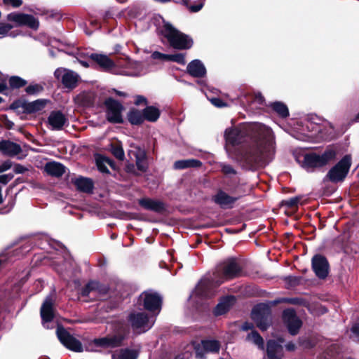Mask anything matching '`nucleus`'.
<instances>
[{
  "mask_svg": "<svg viewBox=\"0 0 359 359\" xmlns=\"http://www.w3.org/2000/svg\"><path fill=\"white\" fill-rule=\"evenodd\" d=\"M122 339L116 335L95 339L89 344L88 349L91 351H99L100 348H114L119 346Z\"/></svg>",
  "mask_w": 359,
  "mask_h": 359,
  "instance_id": "obj_10",
  "label": "nucleus"
},
{
  "mask_svg": "<svg viewBox=\"0 0 359 359\" xmlns=\"http://www.w3.org/2000/svg\"><path fill=\"white\" fill-rule=\"evenodd\" d=\"M56 333L59 340L65 347L76 352L82 351L81 342L72 336L64 327L58 326Z\"/></svg>",
  "mask_w": 359,
  "mask_h": 359,
  "instance_id": "obj_12",
  "label": "nucleus"
},
{
  "mask_svg": "<svg viewBox=\"0 0 359 359\" xmlns=\"http://www.w3.org/2000/svg\"><path fill=\"white\" fill-rule=\"evenodd\" d=\"M237 200L238 198L231 196L223 191H218L213 197L214 202L224 209L232 208Z\"/></svg>",
  "mask_w": 359,
  "mask_h": 359,
  "instance_id": "obj_18",
  "label": "nucleus"
},
{
  "mask_svg": "<svg viewBox=\"0 0 359 359\" xmlns=\"http://www.w3.org/2000/svg\"><path fill=\"white\" fill-rule=\"evenodd\" d=\"M44 170L48 175L56 177H61L65 172V166L55 161L47 163L45 165Z\"/></svg>",
  "mask_w": 359,
  "mask_h": 359,
  "instance_id": "obj_26",
  "label": "nucleus"
},
{
  "mask_svg": "<svg viewBox=\"0 0 359 359\" xmlns=\"http://www.w3.org/2000/svg\"><path fill=\"white\" fill-rule=\"evenodd\" d=\"M42 90H43V87L39 84L29 85V86H27L26 88V92L28 94H32V95L37 94L39 92L42 91Z\"/></svg>",
  "mask_w": 359,
  "mask_h": 359,
  "instance_id": "obj_44",
  "label": "nucleus"
},
{
  "mask_svg": "<svg viewBox=\"0 0 359 359\" xmlns=\"http://www.w3.org/2000/svg\"><path fill=\"white\" fill-rule=\"evenodd\" d=\"M128 121L133 125H138L142 123L144 120L143 111L137 109H132L128 114Z\"/></svg>",
  "mask_w": 359,
  "mask_h": 359,
  "instance_id": "obj_34",
  "label": "nucleus"
},
{
  "mask_svg": "<svg viewBox=\"0 0 359 359\" xmlns=\"http://www.w3.org/2000/svg\"><path fill=\"white\" fill-rule=\"evenodd\" d=\"M306 127L309 130V131L318 133L320 134H325L322 126H320L318 123H313L312 121H308L306 123Z\"/></svg>",
  "mask_w": 359,
  "mask_h": 359,
  "instance_id": "obj_39",
  "label": "nucleus"
},
{
  "mask_svg": "<svg viewBox=\"0 0 359 359\" xmlns=\"http://www.w3.org/2000/svg\"><path fill=\"white\" fill-rule=\"evenodd\" d=\"M188 73L194 77H203L206 74V69L199 60H194L187 65Z\"/></svg>",
  "mask_w": 359,
  "mask_h": 359,
  "instance_id": "obj_24",
  "label": "nucleus"
},
{
  "mask_svg": "<svg viewBox=\"0 0 359 359\" xmlns=\"http://www.w3.org/2000/svg\"><path fill=\"white\" fill-rule=\"evenodd\" d=\"M161 32L175 49H189L193 45V41L189 36L182 33L168 22L163 21Z\"/></svg>",
  "mask_w": 359,
  "mask_h": 359,
  "instance_id": "obj_2",
  "label": "nucleus"
},
{
  "mask_svg": "<svg viewBox=\"0 0 359 359\" xmlns=\"http://www.w3.org/2000/svg\"><path fill=\"white\" fill-rule=\"evenodd\" d=\"M140 349L138 348H127L121 349L118 359H137L139 356Z\"/></svg>",
  "mask_w": 359,
  "mask_h": 359,
  "instance_id": "obj_32",
  "label": "nucleus"
},
{
  "mask_svg": "<svg viewBox=\"0 0 359 359\" xmlns=\"http://www.w3.org/2000/svg\"><path fill=\"white\" fill-rule=\"evenodd\" d=\"M13 177L12 174H5L0 175V183L3 184H8Z\"/></svg>",
  "mask_w": 359,
  "mask_h": 359,
  "instance_id": "obj_50",
  "label": "nucleus"
},
{
  "mask_svg": "<svg viewBox=\"0 0 359 359\" xmlns=\"http://www.w3.org/2000/svg\"><path fill=\"white\" fill-rule=\"evenodd\" d=\"M130 321L133 327L139 332H144L149 330L154 323V319L148 318L144 313L139 312L130 316Z\"/></svg>",
  "mask_w": 359,
  "mask_h": 359,
  "instance_id": "obj_8",
  "label": "nucleus"
},
{
  "mask_svg": "<svg viewBox=\"0 0 359 359\" xmlns=\"http://www.w3.org/2000/svg\"><path fill=\"white\" fill-rule=\"evenodd\" d=\"M3 202H4V198L2 196L1 187H0V204H1Z\"/></svg>",
  "mask_w": 359,
  "mask_h": 359,
  "instance_id": "obj_61",
  "label": "nucleus"
},
{
  "mask_svg": "<svg viewBox=\"0 0 359 359\" xmlns=\"http://www.w3.org/2000/svg\"><path fill=\"white\" fill-rule=\"evenodd\" d=\"M222 170L226 175H235L236 171L230 165L223 164L222 165Z\"/></svg>",
  "mask_w": 359,
  "mask_h": 359,
  "instance_id": "obj_47",
  "label": "nucleus"
},
{
  "mask_svg": "<svg viewBox=\"0 0 359 359\" xmlns=\"http://www.w3.org/2000/svg\"><path fill=\"white\" fill-rule=\"evenodd\" d=\"M283 318L284 323L286 324L289 332L292 335L297 334L299 328L302 327V323L301 320L296 316L293 309H286L283 311Z\"/></svg>",
  "mask_w": 359,
  "mask_h": 359,
  "instance_id": "obj_14",
  "label": "nucleus"
},
{
  "mask_svg": "<svg viewBox=\"0 0 359 359\" xmlns=\"http://www.w3.org/2000/svg\"><path fill=\"white\" fill-rule=\"evenodd\" d=\"M255 100L259 102V103H262L263 101H264V97L263 96L261 95V94H257L255 97Z\"/></svg>",
  "mask_w": 359,
  "mask_h": 359,
  "instance_id": "obj_59",
  "label": "nucleus"
},
{
  "mask_svg": "<svg viewBox=\"0 0 359 359\" xmlns=\"http://www.w3.org/2000/svg\"><path fill=\"white\" fill-rule=\"evenodd\" d=\"M202 163L196 159H184L177 161L174 163V168L177 170L185 169L188 168H198L201 166Z\"/></svg>",
  "mask_w": 359,
  "mask_h": 359,
  "instance_id": "obj_29",
  "label": "nucleus"
},
{
  "mask_svg": "<svg viewBox=\"0 0 359 359\" xmlns=\"http://www.w3.org/2000/svg\"><path fill=\"white\" fill-rule=\"evenodd\" d=\"M96 164L100 171L102 172H108L107 165L114 168V162L109 158L104 156H98L96 158Z\"/></svg>",
  "mask_w": 359,
  "mask_h": 359,
  "instance_id": "obj_35",
  "label": "nucleus"
},
{
  "mask_svg": "<svg viewBox=\"0 0 359 359\" xmlns=\"http://www.w3.org/2000/svg\"><path fill=\"white\" fill-rule=\"evenodd\" d=\"M285 347L287 351H292L294 350L295 346L292 343H288L286 344Z\"/></svg>",
  "mask_w": 359,
  "mask_h": 359,
  "instance_id": "obj_58",
  "label": "nucleus"
},
{
  "mask_svg": "<svg viewBox=\"0 0 359 359\" xmlns=\"http://www.w3.org/2000/svg\"><path fill=\"white\" fill-rule=\"evenodd\" d=\"M135 104L136 105H140L141 104H147V99L142 95H137L135 97Z\"/></svg>",
  "mask_w": 359,
  "mask_h": 359,
  "instance_id": "obj_56",
  "label": "nucleus"
},
{
  "mask_svg": "<svg viewBox=\"0 0 359 359\" xmlns=\"http://www.w3.org/2000/svg\"><path fill=\"white\" fill-rule=\"evenodd\" d=\"M55 76L65 88L72 89L76 86L79 76L77 73L65 68H58L55 71Z\"/></svg>",
  "mask_w": 359,
  "mask_h": 359,
  "instance_id": "obj_9",
  "label": "nucleus"
},
{
  "mask_svg": "<svg viewBox=\"0 0 359 359\" xmlns=\"http://www.w3.org/2000/svg\"><path fill=\"white\" fill-rule=\"evenodd\" d=\"M208 285L204 283H200L196 287L195 290L192 292L190 297L194 298L196 297H210L212 294L208 292Z\"/></svg>",
  "mask_w": 359,
  "mask_h": 359,
  "instance_id": "obj_36",
  "label": "nucleus"
},
{
  "mask_svg": "<svg viewBox=\"0 0 359 359\" xmlns=\"http://www.w3.org/2000/svg\"><path fill=\"white\" fill-rule=\"evenodd\" d=\"M116 95H118L119 96H125L126 95L125 93H123V92H121V91H118V90H116Z\"/></svg>",
  "mask_w": 359,
  "mask_h": 359,
  "instance_id": "obj_63",
  "label": "nucleus"
},
{
  "mask_svg": "<svg viewBox=\"0 0 359 359\" xmlns=\"http://www.w3.org/2000/svg\"><path fill=\"white\" fill-rule=\"evenodd\" d=\"M129 155L132 158L133 156L135 158L136 165L139 170L144 172L147 168V163L146 161V154L144 150L139 148H135L134 150L129 151Z\"/></svg>",
  "mask_w": 359,
  "mask_h": 359,
  "instance_id": "obj_23",
  "label": "nucleus"
},
{
  "mask_svg": "<svg viewBox=\"0 0 359 359\" xmlns=\"http://www.w3.org/2000/svg\"><path fill=\"white\" fill-rule=\"evenodd\" d=\"M74 183L76 188L83 192L89 193L93 190V183L91 180L83 177L76 178Z\"/></svg>",
  "mask_w": 359,
  "mask_h": 359,
  "instance_id": "obj_28",
  "label": "nucleus"
},
{
  "mask_svg": "<svg viewBox=\"0 0 359 359\" xmlns=\"http://www.w3.org/2000/svg\"><path fill=\"white\" fill-rule=\"evenodd\" d=\"M200 1H201V3L198 4V5L190 6L189 7V11L191 12H194V13L199 11L203 6V1L204 0H200Z\"/></svg>",
  "mask_w": 359,
  "mask_h": 359,
  "instance_id": "obj_54",
  "label": "nucleus"
},
{
  "mask_svg": "<svg viewBox=\"0 0 359 359\" xmlns=\"http://www.w3.org/2000/svg\"><path fill=\"white\" fill-rule=\"evenodd\" d=\"M248 341L257 345L259 348H264V340L257 332L252 331L249 333L246 337Z\"/></svg>",
  "mask_w": 359,
  "mask_h": 359,
  "instance_id": "obj_37",
  "label": "nucleus"
},
{
  "mask_svg": "<svg viewBox=\"0 0 359 359\" xmlns=\"http://www.w3.org/2000/svg\"><path fill=\"white\" fill-rule=\"evenodd\" d=\"M6 89V79L4 75L0 72V93H2Z\"/></svg>",
  "mask_w": 359,
  "mask_h": 359,
  "instance_id": "obj_55",
  "label": "nucleus"
},
{
  "mask_svg": "<svg viewBox=\"0 0 359 359\" xmlns=\"http://www.w3.org/2000/svg\"><path fill=\"white\" fill-rule=\"evenodd\" d=\"M53 303V296L50 294L46 297L41 308V316L43 324L46 328H49V327L46 325V324L50 322L54 317Z\"/></svg>",
  "mask_w": 359,
  "mask_h": 359,
  "instance_id": "obj_15",
  "label": "nucleus"
},
{
  "mask_svg": "<svg viewBox=\"0 0 359 359\" xmlns=\"http://www.w3.org/2000/svg\"><path fill=\"white\" fill-rule=\"evenodd\" d=\"M235 298L233 296H228L223 298L215 309L214 313L216 316L225 313L234 304Z\"/></svg>",
  "mask_w": 359,
  "mask_h": 359,
  "instance_id": "obj_27",
  "label": "nucleus"
},
{
  "mask_svg": "<svg viewBox=\"0 0 359 359\" xmlns=\"http://www.w3.org/2000/svg\"><path fill=\"white\" fill-rule=\"evenodd\" d=\"M127 69L122 71L121 74L128 76H141L146 74L147 70L144 65L140 62H127Z\"/></svg>",
  "mask_w": 359,
  "mask_h": 359,
  "instance_id": "obj_20",
  "label": "nucleus"
},
{
  "mask_svg": "<svg viewBox=\"0 0 359 359\" xmlns=\"http://www.w3.org/2000/svg\"><path fill=\"white\" fill-rule=\"evenodd\" d=\"M245 135L255 139V145L241 158L250 169H257L271 161L275 154V142L272 130L260 123H252L239 128H230L225 130L227 144L241 143Z\"/></svg>",
  "mask_w": 359,
  "mask_h": 359,
  "instance_id": "obj_1",
  "label": "nucleus"
},
{
  "mask_svg": "<svg viewBox=\"0 0 359 359\" xmlns=\"http://www.w3.org/2000/svg\"><path fill=\"white\" fill-rule=\"evenodd\" d=\"M67 118L60 111H52L48 118V122L52 130H60L66 123Z\"/></svg>",
  "mask_w": 359,
  "mask_h": 359,
  "instance_id": "obj_19",
  "label": "nucleus"
},
{
  "mask_svg": "<svg viewBox=\"0 0 359 359\" xmlns=\"http://www.w3.org/2000/svg\"><path fill=\"white\" fill-rule=\"evenodd\" d=\"M283 340H269L267 342L266 351L269 359H276L277 357L280 355L283 351V346L281 344Z\"/></svg>",
  "mask_w": 359,
  "mask_h": 359,
  "instance_id": "obj_25",
  "label": "nucleus"
},
{
  "mask_svg": "<svg viewBox=\"0 0 359 359\" xmlns=\"http://www.w3.org/2000/svg\"><path fill=\"white\" fill-rule=\"evenodd\" d=\"M4 4L8 6H12L14 8L20 7L22 4V0H3Z\"/></svg>",
  "mask_w": 359,
  "mask_h": 359,
  "instance_id": "obj_49",
  "label": "nucleus"
},
{
  "mask_svg": "<svg viewBox=\"0 0 359 359\" xmlns=\"http://www.w3.org/2000/svg\"><path fill=\"white\" fill-rule=\"evenodd\" d=\"M252 327H253V326H252V325L251 323H244V324L243 325V326H242V329H243V330H249L252 329Z\"/></svg>",
  "mask_w": 359,
  "mask_h": 359,
  "instance_id": "obj_57",
  "label": "nucleus"
},
{
  "mask_svg": "<svg viewBox=\"0 0 359 359\" xmlns=\"http://www.w3.org/2000/svg\"><path fill=\"white\" fill-rule=\"evenodd\" d=\"M204 353H216L219 349V344L215 340H204L201 342Z\"/></svg>",
  "mask_w": 359,
  "mask_h": 359,
  "instance_id": "obj_33",
  "label": "nucleus"
},
{
  "mask_svg": "<svg viewBox=\"0 0 359 359\" xmlns=\"http://www.w3.org/2000/svg\"><path fill=\"white\" fill-rule=\"evenodd\" d=\"M24 171H25V168L22 165H18L15 168V172L18 173H22Z\"/></svg>",
  "mask_w": 359,
  "mask_h": 359,
  "instance_id": "obj_60",
  "label": "nucleus"
},
{
  "mask_svg": "<svg viewBox=\"0 0 359 359\" xmlns=\"http://www.w3.org/2000/svg\"><path fill=\"white\" fill-rule=\"evenodd\" d=\"M140 299L143 302L144 307L151 311L156 312L158 314L161 309V297L152 290H148L142 292L140 296Z\"/></svg>",
  "mask_w": 359,
  "mask_h": 359,
  "instance_id": "obj_7",
  "label": "nucleus"
},
{
  "mask_svg": "<svg viewBox=\"0 0 359 359\" xmlns=\"http://www.w3.org/2000/svg\"><path fill=\"white\" fill-rule=\"evenodd\" d=\"M151 57L154 60H163V61H168L169 57H170V54H164V53H161L158 51H154L151 54Z\"/></svg>",
  "mask_w": 359,
  "mask_h": 359,
  "instance_id": "obj_45",
  "label": "nucleus"
},
{
  "mask_svg": "<svg viewBox=\"0 0 359 359\" xmlns=\"http://www.w3.org/2000/svg\"><path fill=\"white\" fill-rule=\"evenodd\" d=\"M111 153L119 160L124 158V151L122 147L119 145H111Z\"/></svg>",
  "mask_w": 359,
  "mask_h": 359,
  "instance_id": "obj_42",
  "label": "nucleus"
},
{
  "mask_svg": "<svg viewBox=\"0 0 359 359\" xmlns=\"http://www.w3.org/2000/svg\"><path fill=\"white\" fill-rule=\"evenodd\" d=\"M351 337L354 340H359V323L352 327Z\"/></svg>",
  "mask_w": 359,
  "mask_h": 359,
  "instance_id": "obj_48",
  "label": "nucleus"
},
{
  "mask_svg": "<svg viewBox=\"0 0 359 359\" xmlns=\"http://www.w3.org/2000/svg\"><path fill=\"white\" fill-rule=\"evenodd\" d=\"M144 118L150 122H154L158 120L160 116V111L158 108L149 106L143 110Z\"/></svg>",
  "mask_w": 359,
  "mask_h": 359,
  "instance_id": "obj_31",
  "label": "nucleus"
},
{
  "mask_svg": "<svg viewBox=\"0 0 359 359\" xmlns=\"http://www.w3.org/2000/svg\"><path fill=\"white\" fill-rule=\"evenodd\" d=\"M105 105L107 120L111 123H122L121 111L123 109L122 104L112 98H109L105 101Z\"/></svg>",
  "mask_w": 359,
  "mask_h": 359,
  "instance_id": "obj_11",
  "label": "nucleus"
},
{
  "mask_svg": "<svg viewBox=\"0 0 359 359\" xmlns=\"http://www.w3.org/2000/svg\"><path fill=\"white\" fill-rule=\"evenodd\" d=\"M12 166L10 161H6L0 165V173L9 170Z\"/></svg>",
  "mask_w": 359,
  "mask_h": 359,
  "instance_id": "obj_53",
  "label": "nucleus"
},
{
  "mask_svg": "<svg viewBox=\"0 0 359 359\" xmlns=\"http://www.w3.org/2000/svg\"><path fill=\"white\" fill-rule=\"evenodd\" d=\"M13 28V27L6 23L0 22V38H4L8 35H9L10 30ZM12 36L11 34H10ZM15 35H13L14 36Z\"/></svg>",
  "mask_w": 359,
  "mask_h": 359,
  "instance_id": "obj_43",
  "label": "nucleus"
},
{
  "mask_svg": "<svg viewBox=\"0 0 359 359\" xmlns=\"http://www.w3.org/2000/svg\"><path fill=\"white\" fill-rule=\"evenodd\" d=\"M79 62L85 67H88L89 66L88 63L86 61H79Z\"/></svg>",
  "mask_w": 359,
  "mask_h": 359,
  "instance_id": "obj_62",
  "label": "nucleus"
},
{
  "mask_svg": "<svg viewBox=\"0 0 359 359\" xmlns=\"http://www.w3.org/2000/svg\"><path fill=\"white\" fill-rule=\"evenodd\" d=\"M299 198H291L287 201H285V204L288 206V207H294L296 205H297L298 203H299Z\"/></svg>",
  "mask_w": 359,
  "mask_h": 359,
  "instance_id": "obj_51",
  "label": "nucleus"
},
{
  "mask_svg": "<svg viewBox=\"0 0 359 359\" xmlns=\"http://www.w3.org/2000/svg\"><path fill=\"white\" fill-rule=\"evenodd\" d=\"M98 285V283L97 282H90L89 283L86 288L83 290V295H87L90 292L96 289V287H97Z\"/></svg>",
  "mask_w": 359,
  "mask_h": 359,
  "instance_id": "obj_46",
  "label": "nucleus"
},
{
  "mask_svg": "<svg viewBox=\"0 0 359 359\" xmlns=\"http://www.w3.org/2000/svg\"><path fill=\"white\" fill-rule=\"evenodd\" d=\"M211 103L217 107H225L226 104L219 98H211L210 100Z\"/></svg>",
  "mask_w": 359,
  "mask_h": 359,
  "instance_id": "obj_52",
  "label": "nucleus"
},
{
  "mask_svg": "<svg viewBox=\"0 0 359 359\" xmlns=\"http://www.w3.org/2000/svg\"><path fill=\"white\" fill-rule=\"evenodd\" d=\"M272 109L277 112L281 117L285 118L289 115V111L287 106L283 102H275L271 104Z\"/></svg>",
  "mask_w": 359,
  "mask_h": 359,
  "instance_id": "obj_38",
  "label": "nucleus"
},
{
  "mask_svg": "<svg viewBox=\"0 0 359 359\" xmlns=\"http://www.w3.org/2000/svg\"><path fill=\"white\" fill-rule=\"evenodd\" d=\"M9 83L12 88H20L26 84V81L18 76H11Z\"/></svg>",
  "mask_w": 359,
  "mask_h": 359,
  "instance_id": "obj_40",
  "label": "nucleus"
},
{
  "mask_svg": "<svg viewBox=\"0 0 359 359\" xmlns=\"http://www.w3.org/2000/svg\"><path fill=\"white\" fill-rule=\"evenodd\" d=\"M270 308L267 304H259L255 306L251 313L252 320L262 330L268 328L270 323Z\"/></svg>",
  "mask_w": 359,
  "mask_h": 359,
  "instance_id": "obj_6",
  "label": "nucleus"
},
{
  "mask_svg": "<svg viewBox=\"0 0 359 359\" xmlns=\"http://www.w3.org/2000/svg\"><path fill=\"white\" fill-rule=\"evenodd\" d=\"M241 267L234 259H229L219 265L214 273L213 281L219 285L224 281L237 277Z\"/></svg>",
  "mask_w": 359,
  "mask_h": 359,
  "instance_id": "obj_4",
  "label": "nucleus"
},
{
  "mask_svg": "<svg viewBox=\"0 0 359 359\" xmlns=\"http://www.w3.org/2000/svg\"><path fill=\"white\" fill-rule=\"evenodd\" d=\"M336 153L333 149H327L322 154L316 153L306 154L303 156L301 165L308 172H312L314 169L323 167L333 160Z\"/></svg>",
  "mask_w": 359,
  "mask_h": 359,
  "instance_id": "obj_3",
  "label": "nucleus"
},
{
  "mask_svg": "<svg viewBox=\"0 0 359 359\" xmlns=\"http://www.w3.org/2000/svg\"><path fill=\"white\" fill-rule=\"evenodd\" d=\"M8 20L19 26H27L32 29H37L39 26V20L32 15L12 13L8 15Z\"/></svg>",
  "mask_w": 359,
  "mask_h": 359,
  "instance_id": "obj_13",
  "label": "nucleus"
},
{
  "mask_svg": "<svg viewBox=\"0 0 359 359\" xmlns=\"http://www.w3.org/2000/svg\"><path fill=\"white\" fill-rule=\"evenodd\" d=\"M90 57L97 64L101 69L105 71H109L114 67V62L107 55L93 53L90 55Z\"/></svg>",
  "mask_w": 359,
  "mask_h": 359,
  "instance_id": "obj_21",
  "label": "nucleus"
},
{
  "mask_svg": "<svg viewBox=\"0 0 359 359\" xmlns=\"http://www.w3.org/2000/svg\"><path fill=\"white\" fill-rule=\"evenodd\" d=\"M351 165V158L345 156L337 164L332 167L327 174V178L332 182H341L346 177Z\"/></svg>",
  "mask_w": 359,
  "mask_h": 359,
  "instance_id": "obj_5",
  "label": "nucleus"
},
{
  "mask_svg": "<svg viewBox=\"0 0 359 359\" xmlns=\"http://www.w3.org/2000/svg\"><path fill=\"white\" fill-rule=\"evenodd\" d=\"M139 204L145 210L161 212L164 210V204L157 200L144 198L139 200Z\"/></svg>",
  "mask_w": 359,
  "mask_h": 359,
  "instance_id": "obj_22",
  "label": "nucleus"
},
{
  "mask_svg": "<svg viewBox=\"0 0 359 359\" xmlns=\"http://www.w3.org/2000/svg\"><path fill=\"white\" fill-rule=\"evenodd\" d=\"M168 61L175 62L180 65H184L186 63L185 54L184 53H177L170 54Z\"/></svg>",
  "mask_w": 359,
  "mask_h": 359,
  "instance_id": "obj_41",
  "label": "nucleus"
},
{
  "mask_svg": "<svg viewBox=\"0 0 359 359\" xmlns=\"http://www.w3.org/2000/svg\"><path fill=\"white\" fill-rule=\"evenodd\" d=\"M0 151L10 156L20 155L18 156L19 158H22L25 156V155L21 154L22 148L19 144L8 140L0 142Z\"/></svg>",
  "mask_w": 359,
  "mask_h": 359,
  "instance_id": "obj_17",
  "label": "nucleus"
},
{
  "mask_svg": "<svg viewBox=\"0 0 359 359\" xmlns=\"http://www.w3.org/2000/svg\"><path fill=\"white\" fill-rule=\"evenodd\" d=\"M47 101L46 100H37L31 102L25 103L24 109L28 113H34L44 108Z\"/></svg>",
  "mask_w": 359,
  "mask_h": 359,
  "instance_id": "obj_30",
  "label": "nucleus"
},
{
  "mask_svg": "<svg viewBox=\"0 0 359 359\" xmlns=\"http://www.w3.org/2000/svg\"><path fill=\"white\" fill-rule=\"evenodd\" d=\"M312 267L316 275L320 278H325L328 273V263L321 255H316L312 259Z\"/></svg>",
  "mask_w": 359,
  "mask_h": 359,
  "instance_id": "obj_16",
  "label": "nucleus"
},
{
  "mask_svg": "<svg viewBox=\"0 0 359 359\" xmlns=\"http://www.w3.org/2000/svg\"><path fill=\"white\" fill-rule=\"evenodd\" d=\"M202 354H203V353H201V352L199 351V348H198L196 349V355H197V356H201V355H202Z\"/></svg>",
  "mask_w": 359,
  "mask_h": 359,
  "instance_id": "obj_64",
  "label": "nucleus"
}]
</instances>
